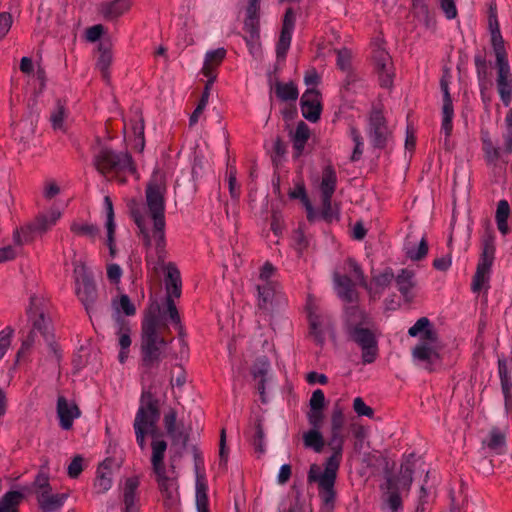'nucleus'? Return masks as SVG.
Listing matches in <instances>:
<instances>
[{"label":"nucleus","instance_id":"bf43d9fd","mask_svg":"<svg viewBox=\"0 0 512 512\" xmlns=\"http://www.w3.org/2000/svg\"><path fill=\"white\" fill-rule=\"evenodd\" d=\"M227 176H228V184H229V193L231 198L238 199L240 196V187L237 185V170L236 167L230 163L227 165Z\"/></svg>","mask_w":512,"mask_h":512},{"label":"nucleus","instance_id":"a19ab883","mask_svg":"<svg viewBox=\"0 0 512 512\" xmlns=\"http://www.w3.org/2000/svg\"><path fill=\"white\" fill-rule=\"evenodd\" d=\"M275 94L281 101L295 102L298 99L299 91L297 86L292 81L288 83L277 81L275 83Z\"/></svg>","mask_w":512,"mask_h":512},{"label":"nucleus","instance_id":"2f4dec72","mask_svg":"<svg viewBox=\"0 0 512 512\" xmlns=\"http://www.w3.org/2000/svg\"><path fill=\"white\" fill-rule=\"evenodd\" d=\"M226 50L218 48L216 50L208 51L205 55L202 73L204 76L217 75L216 69L221 65L226 57Z\"/></svg>","mask_w":512,"mask_h":512},{"label":"nucleus","instance_id":"ea45409f","mask_svg":"<svg viewBox=\"0 0 512 512\" xmlns=\"http://www.w3.org/2000/svg\"><path fill=\"white\" fill-rule=\"evenodd\" d=\"M70 231L75 236L88 238L91 242H95L100 233V230L96 225L77 221L71 223Z\"/></svg>","mask_w":512,"mask_h":512},{"label":"nucleus","instance_id":"e2e57ef3","mask_svg":"<svg viewBox=\"0 0 512 512\" xmlns=\"http://www.w3.org/2000/svg\"><path fill=\"white\" fill-rule=\"evenodd\" d=\"M506 132L503 134L504 151L507 154L512 153V108L508 111L506 118Z\"/></svg>","mask_w":512,"mask_h":512},{"label":"nucleus","instance_id":"774afa93","mask_svg":"<svg viewBox=\"0 0 512 512\" xmlns=\"http://www.w3.org/2000/svg\"><path fill=\"white\" fill-rule=\"evenodd\" d=\"M497 91L502 103L509 106L512 101V82L497 85Z\"/></svg>","mask_w":512,"mask_h":512},{"label":"nucleus","instance_id":"393cba45","mask_svg":"<svg viewBox=\"0 0 512 512\" xmlns=\"http://www.w3.org/2000/svg\"><path fill=\"white\" fill-rule=\"evenodd\" d=\"M371 324V317L359 306L352 305L345 309V331Z\"/></svg>","mask_w":512,"mask_h":512},{"label":"nucleus","instance_id":"412c9836","mask_svg":"<svg viewBox=\"0 0 512 512\" xmlns=\"http://www.w3.org/2000/svg\"><path fill=\"white\" fill-rule=\"evenodd\" d=\"M278 284L276 282H267L263 285H257L258 291V309L264 313H270L274 309V301L277 296Z\"/></svg>","mask_w":512,"mask_h":512},{"label":"nucleus","instance_id":"4be33fe9","mask_svg":"<svg viewBox=\"0 0 512 512\" xmlns=\"http://www.w3.org/2000/svg\"><path fill=\"white\" fill-rule=\"evenodd\" d=\"M498 373L504 396L505 410L509 414L512 413V381L508 370L507 360L505 358L498 359Z\"/></svg>","mask_w":512,"mask_h":512},{"label":"nucleus","instance_id":"20e7f679","mask_svg":"<svg viewBox=\"0 0 512 512\" xmlns=\"http://www.w3.org/2000/svg\"><path fill=\"white\" fill-rule=\"evenodd\" d=\"M160 402L151 387L144 389L140 397V405L136 413L133 428L136 435V442L141 450L146 447V426H154L160 419Z\"/></svg>","mask_w":512,"mask_h":512},{"label":"nucleus","instance_id":"a878e982","mask_svg":"<svg viewBox=\"0 0 512 512\" xmlns=\"http://www.w3.org/2000/svg\"><path fill=\"white\" fill-rule=\"evenodd\" d=\"M394 279V273L392 268L387 267L383 272L379 274H373L371 279V285L368 284L366 289L372 299L379 298L385 288H387L392 280Z\"/></svg>","mask_w":512,"mask_h":512},{"label":"nucleus","instance_id":"09e8293b","mask_svg":"<svg viewBox=\"0 0 512 512\" xmlns=\"http://www.w3.org/2000/svg\"><path fill=\"white\" fill-rule=\"evenodd\" d=\"M293 30L281 28L279 40L276 44V55L278 59H285L289 50Z\"/></svg>","mask_w":512,"mask_h":512},{"label":"nucleus","instance_id":"6e6d98bb","mask_svg":"<svg viewBox=\"0 0 512 512\" xmlns=\"http://www.w3.org/2000/svg\"><path fill=\"white\" fill-rule=\"evenodd\" d=\"M117 322L119 324V345L120 348L129 349L131 345V337H130V327L127 321H125L120 316L117 317Z\"/></svg>","mask_w":512,"mask_h":512},{"label":"nucleus","instance_id":"58836bf2","mask_svg":"<svg viewBox=\"0 0 512 512\" xmlns=\"http://www.w3.org/2000/svg\"><path fill=\"white\" fill-rule=\"evenodd\" d=\"M24 499L20 491H8L0 499V512H19L18 506Z\"/></svg>","mask_w":512,"mask_h":512},{"label":"nucleus","instance_id":"13d9d810","mask_svg":"<svg viewBox=\"0 0 512 512\" xmlns=\"http://www.w3.org/2000/svg\"><path fill=\"white\" fill-rule=\"evenodd\" d=\"M337 53V67L343 72H349L352 70V53L347 48L336 50Z\"/></svg>","mask_w":512,"mask_h":512},{"label":"nucleus","instance_id":"39448f33","mask_svg":"<svg viewBox=\"0 0 512 512\" xmlns=\"http://www.w3.org/2000/svg\"><path fill=\"white\" fill-rule=\"evenodd\" d=\"M94 165L103 175L115 174L121 183L126 182V174L136 173L135 164L129 153H117L108 147H102L94 156Z\"/></svg>","mask_w":512,"mask_h":512},{"label":"nucleus","instance_id":"c9c22d12","mask_svg":"<svg viewBox=\"0 0 512 512\" xmlns=\"http://www.w3.org/2000/svg\"><path fill=\"white\" fill-rule=\"evenodd\" d=\"M152 456L151 465L152 471H159L167 469L164 463L165 452L167 449V442L164 440H153L151 443Z\"/></svg>","mask_w":512,"mask_h":512},{"label":"nucleus","instance_id":"f704fd0d","mask_svg":"<svg viewBox=\"0 0 512 512\" xmlns=\"http://www.w3.org/2000/svg\"><path fill=\"white\" fill-rule=\"evenodd\" d=\"M310 137V129L308 125L300 121L297 124L295 134L293 136L294 157L298 158L302 155L304 147Z\"/></svg>","mask_w":512,"mask_h":512},{"label":"nucleus","instance_id":"603ef678","mask_svg":"<svg viewBox=\"0 0 512 512\" xmlns=\"http://www.w3.org/2000/svg\"><path fill=\"white\" fill-rule=\"evenodd\" d=\"M350 137L352 138L355 146L350 157L352 162H357L361 159L363 154V138L359 132V130L355 126H351L350 129Z\"/></svg>","mask_w":512,"mask_h":512},{"label":"nucleus","instance_id":"f3484780","mask_svg":"<svg viewBox=\"0 0 512 512\" xmlns=\"http://www.w3.org/2000/svg\"><path fill=\"white\" fill-rule=\"evenodd\" d=\"M57 415L61 428L69 430L74 419L80 417L81 411L75 402L68 403L66 397L60 395L57 399Z\"/></svg>","mask_w":512,"mask_h":512},{"label":"nucleus","instance_id":"bb28decb","mask_svg":"<svg viewBox=\"0 0 512 512\" xmlns=\"http://www.w3.org/2000/svg\"><path fill=\"white\" fill-rule=\"evenodd\" d=\"M113 460L111 458H106L97 469V476L94 482V488L96 492L99 494L107 492L112 486V471L111 465Z\"/></svg>","mask_w":512,"mask_h":512},{"label":"nucleus","instance_id":"9b49d317","mask_svg":"<svg viewBox=\"0 0 512 512\" xmlns=\"http://www.w3.org/2000/svg\"><path fill=\"white\" fill-rule=\"evenodd\" d=\"M38 299L35 296L30 297V307L27 310L28 318L32 321V330L36 333H40V335L44 338V340L48 343L51 352L55 358L57 363L61 360V353L58 349V346L53 341V334L51 332V321L47 319L44 315V312H39L35 307L36 301Z\"/></svg>","mask_w":512,"mask_h":512},{"label":"nucleus","instance_id":"cd10ccee","mask_svg":"<svg viewBox=\"0 0 512 512\" xmlns=\"http://www.w3.org/2000/svg\"><path fill=\"white\" fill-rule=\"evenodd\" d=\"M61 217V213L58 210H51L49 213L41 214L36 217V219L29 224L26 228H22V232L24 233L26 230L45 233L49 230Z\"/></svg>","mask_w":512,"mask_h":512},{"label":"nucleus","instance_id":"aec40b11","mask_svg":"<svg viewBox=\"0 0 512 512\" xmlns=\"http://www.w3.org/2000/svg\"><path fill=\"white\" fill-rule=\"evenodd\" d=\"M394 279L398 291L404 298L405 302L411 303L414 299L412 290L416 287L417 284L415 279V272L413 270L403 268L396 276L394 275Z\"/></svg>","mask_w":512,"mask_h":512},{"label":"nucleus","instance_id":"f8f14e48","mask_svg":"<svg viewBox=\"0 0 512 512\" xmlns=\"http://www.w3.org/2000/svg\"><path fill=\"white\" fill-rule=\"evenodd\" d=\"M370 142L376 149H385L392 137L386 118L380 110H373L369 117L368 130Z\"/></svg>","mask_w":512,"mask_h":512},{"label":"nucleus","instance_id":"8fccbe9b","mask_svg":"<svg viewBox=\"0 0 512 512\" xmlns=\"http://www.w3.org/2000/svg\"><path fill=\"white\" fill-rule=\"evenodd\" d=\"M406 256L412 261H420L427 256L428 243L426 238L423 236L417 248L409 246V243L405 245Z\"/></svg>","mask_w":512,"mask_h":512},{"label":"nucleus","instance_id":"37998d69","mask_svg":"<svg viewBox=\"0 0 512 512\" xmlns=\"http://www.w3.org/2000/svg\"><path fill=\"white\" fill-rule=\"evenodd\" d=\"M413 454H410L404 463L401 464L400 475L397 477L399 485L402 489L409 490L413 482V472L415 463L412 460Z\"/></svg>","mask_w":512,"mask_h":512},{"label":"nucleus","instance_id":"e433bc0d","mask_svg":"<svg viewBox=\"0 0 512 512\" xmlns=\"http://www.w3.org/2000/svg\"><path fill=\"white\" fill-rule=\"evenodd\" d=\"M130 215L139 229L144 246L146 248H149L151 246V237L149 234V230L146 226L145 218L140 208L135 202H133V204L130 205Z\"/></svg>","mask_w":512,"mask_h":512},{"label":"nucleus","instance_id":"de8ad7c7","mask_svg":"<svg viewBox=\"0 0 512 512\" xmlns=\"http://www.w3.org/2000/svg\"><path fill=\"white\" fill-rule=\"evenodd\" d=\"M474 63L476 67L477 77L481 86V92L485 88V84L488 77V62L484 53H477L474 56Z\"/></svg>","mask_w":512,"mask_h":512},{"label":"nucleus","instance_id":"79ce46f5","mask_svg":"<svg viewBox=\"0 0 512 512\" xmlns=\"http://www.w3.org/2000/svg\"><path fill=\"white\" fill-rule=\"evenodd\" d=\"M303 443L306 448L313 449L316 453H321L326 441L320 429H310L303 434Z\"/></svg>","mask_w":512,"mask_h":512},{"label":"nucleus","instance_id":"ddd939ff","mask_svg":"<svg viewBox=\"0 0 512 512\" xmlns=\"http://www.w3.org/2000/svg\"><path fill=\"white\" fill-rule=\"evenodd\" d=\"M440 88L443 93V106H442V124L441 130L444 132L446 139L445 145L448 142L449 137L452 134L453 123L452 119L454 116V108L452 98L449 92V77L443 75L440 79Z\"/></svg>","mask_w":512,"mask_h":512},{"label":"nucleus","instance_id":"1a4fd4ad","mask_svg":"<svg viewBox=\"0 0 512 512\" xmlns=\"http://www.w3.org/2000/svg\"><path fill=\"white\" fill-rule=\"evenodd\" d=\"M159 492L162 496L164 507L170 512H176L180 504L178 482L174 474V466L170 470L163 469L153 472Z\"/></svg>","mask_w":512,"mask_h":512},{"label":"nucleus","instance_id":"a211bd4d","mask_svg":"<svg viewBox=\"0 0 512 512\" xmlns=\"http://www.w3.org/2000/svg\"><path fill=\"white\" fill-rule=\"evenodd\" d=\"M132 0H109L99 5V13L107 21H116L130 11Z\"/></svg>","mask_w":512,"mask_h":512},{"label":"nucleus","instance_id":"c756f323","mask_svg":"<svg viewBox=\"0 0 512 512\" xmlns=\"http://www.w3.org/2000/svg\"><path fill=\"white\" fill-rule=\"evenodd\" d=\"M99 57L97 60V68L100 70L102 77L109 80V67L112 63V44L110 41H101L98 45Z\"/></svg>","mask_w":512,"mask_h":512},{"label":"nucleus","instance_id":"052dcab7","mask_svg":"<svg viewBox=\"0 0 512 512\" xmlns=\"http://www.w3.org/2000/svg\"><path fill=\"white\" fill-rule=\"evenodd\" d=\"M113 306L117 312L122 311L126 316H133L136 313V308L134 304L131 302L130 298L126 294H122L119 298V302L116 303L113 300Z\"/></svg>","mask_w":512,"mask_h":512},{"label":"nucleus","instance_id":"4c0bfd02","mask_svg":"<svg viewBox=\"0 0 512 512\" xmlns=\"http://www.w3.org/2000/svg\"><path fill=\"white\" fill-rule=\"evenodd\" d=\"M491 28V44L495 53L496 60H505L508 59L507 52L505 49V44L503 37L501 35L498 21L495 20V25L493 26L490 21Z\"/></svg>","mask_w":512,"mask_h":512},{"label":"nucleus","instance_id":"423d86ee","mask_svg":"<svg viewBox=\"0 0 512 512\" xmlns=\"http://www.w3.org/2000/svg\"><path fill=\"white\" fill-rule=\"evenodd\" d=\"M495 252V234L488 226L481 237V254L471 285L473 292L481 291L485 282L488 281L491 267L495 260Z\"/></svg>","mask_w":512,"mask_h":512},{"label":"nucleus","instance_id":"c03bdc74","mask_svg":"<svg viewBox=\"0 0 512 512\" xmlns=\"http://www.w3.org/2000/svg\"><path fill=\"white\" fill-rule=\"evenodd\" d=\"M208 486L204 475H196V507L198 510H209Z\"/></svg>","mask_w":512,"mask_h":512},{"label":"nucleus","instance_id":"dca6fc26","mask_svg":"<svg viewBox=\"0 0 512 512\" xmlns=\"http://www.w3.org/2000/svg\"><path fill=\"white\" fill-rule=\"evenodd\" d=\"M140 485L137 476L129 477L126 479L123 488V508L121 512H140L141 504L138 494V487Z\"/></svg>","mask_w":512,"mask_h":512},{"label":"nucleus","instance_id":"6e6552de","mask_svg":"<svg viewBox=\"0 0 512 512\" xmlns=\"http://www.w3.org/2000/svg\"><path fill=\"white\" fill-rule=\"evenodd\" d=\"M76 276V295L84 305L86 312L91 315L97 311L98 292L93 276L87 271L85 266L75 269Z\"/></svg>","mask_w":512,"mask_h":512},{"label":"nucleus","instance_id":"338daca9","mask_svg":"<svg viewBox=\"0 0 512 512\" xmlns=\"http://www.w3.org/2000/svg\"><path fill=\"white\" fill-rule=\"evenodd\" d=\"M292 241L295 245V248L299 251V252H302L304 249L307 248L308 246V240L304 234V231L301 227V225L295 229L292 233Z\"/></svg>","mask_w":512,"mask_h":512},{"label":"nucleus","instance_id":"864d4df0","mask_svg":"<svg viewBox=\"0 0 512 512\" xmlns=\"http://www.w3.org/2000/svg\"><path fill=\"white\" fill-rule=\"evenodd\" d=\"M497 78L496 85L512 82V74L508 59L496 60Z\"/></svg>","mask_w":512,"mask_h":512},{"label":"nucleus","instance_id":"3c124183","mask_svg":"<svg viewBox=\"0 0 512 512\" xmlns=\"http://www.w3.org/2000/svg\"><path fill=\"white\" fill-rule=\"evenodd\" d=\"M289 197L291 199H300L302 201L308 210L307 218L311 221L313 219L312 206L307 196L305 185L303 183L296 184L295 188L289 192Z\"/></svg>","mask_w":512,"mask_h":512},{"label":"nucleus","instance_id":"9d476101","mask_svg":"<svg viewBox=\"0 0 512 512\" xmlns=\"http://www.w3.org/2000/svg\"><path fill=\"white\" fill-rule=\"evenodd\" d=\"M348 340L357 344L362 351L363 364L373 363L378 356V341L370 326H361L346 331Z\"/></svg>","mask_w":512,"mask_h":512},{"label":"nucleus","instance_id":"2eb2a0df","mask_svg":"<svg viewBox=\"0 0 512 512\" xmlns=\"http://www.w3.org/2000/svg\"><path fill=\"white\" fill-rule=\"evenodd\" d=\"M373 61L381 87H391L394 74L392 72V60L389 53L385 49L378 47L373 51Z\"/></svg>","mask_w":512,"mask_h":512},{"label":"nucleus","instance_id":"473e14b6","mask_svg":"<svg viewBox=\"0 0 512 512\" xmlns=\"http://www.w3.org/2000/svg\"><path fill=\"white\" fill-rule=\"evenodd\" d=\"M24 490H26L28 493H34L37 500L49 494V492L52 490V487L49 482L48 473H46L41 468L31 485L29 487H25Z\"/></svg>","mask_w":512,"mask_h":512},{"label":"nucleus","instance_id":"0eeeda50","mask_svg":"<svg viewBox=\"0 0 512 512\" xmlns=\"http://www.w3.org/2000/svg\"><path fill=\"white\" fill-rule=\"evenodd\" d=\"M166 278L165 287L167 291L166 305L169 318L172 323L178 326L179 335H183V327L181 325L180 315L172 297L179 298L181 296L182 281L180 271L176 264L169 262L165 266Z\"/></svg>","mask_w":512,"mask_h":512},{"label":"nucleus","instance_id":"4d7b16f0","mask_svg":"<svg viewBox=\"0 0 512 512\" xmlns=\"http://www.w3.org/2000/svg\"><path fill=\"white\" fill-rule=\"evenodd\" d=\"M254 435L252 437V444L255 450L259 453L264 452V429L262 419L257 418L254 423Z\"/></svg>","mask_w":512,"mask_h":512},{"label":"nucleus","instance_id":"f257e3e1","mask_svg":"<svg viewBox=\"0 0 512 512\" xmlns=\"http://www.w3.org/2000/svg\"><path fill=\"white\" fill-rule=\"evenodd\" d=\"M345 435L342 431L331 430L330 437L325 445L329 447L332 454L326 458L321 472L317 464L310 465L307 481L308 483H317L318 495L322 505L330 511L335 508L337 492L335 484L338 471L343 459Z\"/></svg>","mask_w":512,"mask_h":512},{"label":"nucleus","instance_id":"7ed1b4c3","mask_svg":"<svg viewBox=\"0 0 512 512\" xmlns=\"http://www.w3.org/2000/svg\"><path fill=\"white\" fill-rule=\"evenodd\" d=\"M165 193L166 183L164 177L154 173L147 183L145 190L148 214L153 220V235L156 241L155 248H165Z\"/></svg>","mask_w":512,"mask_h":512},{"label":"nucleus","instance_id":"a18cd8bd","mask_svg":"<svg viewBox=\"0 0 512 512\" xmlns=\"http://www.w3.org/2000/svg\"><path fill=\"white\" fill-rule=\"evenodd\" d=\"M510 214V206L506 200H500L496 210V223L497 228L502 235H507L510 231L507 220Z\"/></svg>","mask_w":512,"mask_h":512},{"label":"nucleus","instance_id":"5fc2aeb1","mask_svg":"<svg viewBox=\"0 0 512 512\" xmlns=\"http://www.w3.org/2000/svg\"><path fill=\"white\" fill-rule=\"evenodd\" d=\"M345 265H347L351 273H353L354 278L359 283V285L365 289H368L367 279L357 261L354 258L349 257L346 259Z\"/></svg>","mask_w":512,"mask_h":512},{"label":"nucleus","instance_id":"c85d7f7f","mask_svg":"<svg viewBox=\"0 0 512 512\" xmlns=\"http://www.w3.org/2000/svg\"><path fill=\"white\" fill-rule=\"evenodd\" d=\"M412 356L422 362H425L426 368L432 371V365L440 359L439 353L428 343L420 342L412 350Z\"/></svg>","mask_w":512,"mask_h":512},{"label":"nucleus","instance_id":"69168bd1","mask_svg":"<svg viewBox=\"0 0 512 512\" xmlns=\"http://www.w3.org/2000/svg\"><path fill=\"white\" fill-rule=\"evenodd\" d=\"M83 471V457L76 455L68 465L67 474L70 478L76 479Z\"/></svg>","mask_w":512,"mask_h":512},{"label":"nucleus","instance_id":"f03ea898","mask_svg":"<svg viewBox=\"0 0 512 512\" xmlns=\"http://www.w3.org/2000/svg\"><path fill=\"white\" fill-rule=\"evenodd\" d=\"M160 306L153 304L144 315L141 325V365L151 369L159 365L165 357L164 348L167 341L158 333L160 325Z\"/></svg>","mask_w":512,"mask_h":512},{"label":"nucleus","instance_id":"7c9ffc66","mask_svg":"<svg viewBox=\"0 0 512 512\" xmlns=\"http://www.w3.org/2000/svg\"><path fill=\"white\" fill-rule=\"evenodd\" d=\"M68 498V494L66 493H53L52 490L49 494L43 496L38 499V506L42 512H57L59 511L65 501Z\"/></svg>","mask_w":512,"mask_h":512},{"label":"nucleus","instance_id":"680f3d73","mask_svg":"<svg viewBox=\"0 0 512 512\" xmlns=\"http://www.w3.org/2000/svg\"><path fill=\"white\" fill-rule=\"evenodd\" d=\"M506 438L505 435L498 429L493 428L490 431L489 439L487 441L488 448L492 450H497L505 446Z\"/></svg>","mask_w":512,"mask_h":512},{"label":"nucleus","instance_id":"5701e85b","mask_svg":"<svg viewBox=\"0 0 512 512\" xmlns=\"http://www.w3.org/2000/svg\"><path fill=\"white\" fill-rule=\"evenodd\" d=\"M408 334L411 337L420 335L421 342L432 344L437 342L438 333L433 329L430 320L427 317L419 318L416 323L409 328Z\"/></svg>","mask_w":512,"mask_h":512},{"label":"nucleus","instance_id":"72a5a7b5","mask_svg":"<svg viewBox=\"0 0 512 512\" xmlns=\"http://www.w3.org/2000/svg\"><path fill=\"white\" fill-rule=\"evenodd\" d=\"M337 186V175L335 169L328 165L323 169L320 183L321 197H333Z\"/></svg>","mask_w":512,"mask_h":512},{"label":"nucleus","instance_id":"6ab92c4d","mask_svg":"<svg viewBox=\"0 0 512 512\" xmlns=\"http://www.w3.org/2000/svg\"><path fill=\"white\" fill-rule=\"evenodd\" d=\"M333 280L337 287V294L343 301L347 303H356L358 301V292L351 277L334 272Z\"/></svg>","mask_w":512,"mask_h":512},{"label":"nucleus","instance_id":"4468645a","mask_svg":"<svg viewBox=\"0 0 512 512\" xmlns=\"http://www.w3.org/2000/svg\"><path fill=\"white\" fill-rule=\"evenodd\" d=\"M302 115L310 122H317L322 112L321 93L315 88L307 89L300 100Z\"/></svg>","mask_w":512,"mask_h":512},{"label":"nucleus","instance_id":"b1692460","mask_svg":"<svg viewBox=\"0 0 512 512\" xmlns=\"http://www.w3.org/2000/svg\"><path fill=\"white\" fill-rule=\"evenodd\" d=\"M243 30L245 32L244 40L251 54L260 51V19H245Z\"/></svg>","mask_w":512,"mask_h":512},{"label":"nucleus","instance_id":"49530a36","mask_svg":"<svg viewBox=\"0 0 512 512\" xmlns=\"http://www.w3.org/2000/svg\"><path fill=\"white\" fill-rule=\"evenodd\" d=\"M309 334L313 337L317 345L322 346L325 342L324 333L321 329L320 316L314 312H309Z\"/></svg>","mask_w":512,"mask_h":512},{"label":"nucleus","instance_id":"0e129e2a","mask_svg":"<svg viewBox=\"0 0 512 512\" xmlns=\"http://www.w3.org/2000/svg\"><path fill=\"white\" fill-rule=\"evenodd\" d=\"M133 133L135 135V148L142 151L145 146L144 140V120L141 118L132 126Z\"/></svg>","mask_w":512,"mask_h":512}]
</instances>
